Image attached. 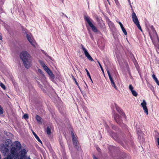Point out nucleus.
I'll return each mask as SVG.
<instances>
[{"label":"nucleus","instance_id":"f257e3e1","mask_svg":"<svg viewBox=\"0 0 159 159\" xmlns=\"http://www.w3.org/2000/svg\"><path fill=\"white\" fill-rule=\"evenodd\" d=\"M20 59L23 61L25 67L27 69L29 68L30 67L29 54L27 52L23 51L20 53Z\"/></svg>","mask_w":159,"mask_h":159},{"label":"nucleus","instance_id":"f03ea898","mask_svg":"<svg viewBox=\"0 0 159 159\" xmlns=\"http://www.w3.org/2000/svg\"><path fill=\"white\" fill-rule=\"evenodd\" d=\"M84 18L85 21L87 22L89 26L91 28L93 32H96L98 31L97 28L91 21L90 20H91V19L89 16L87 15H84Z\"/></svg>","mask_w":159,"mask_h":159},{"label":"nucleus","instance_id":"7ed1b4c3","mask_svg":"<svg viewBox=\"0 0 159 159\" xmlns=\"http://www.w3.org/2000/svg\"><path fill=\"white\" fill-rule=\"evenodd\" d=\"M72 140L73 144L75 148L78 150H79L80 147V145L77 139L75 137L74 134L72 131H71Z\"/></svg>","mask_w":159,"mask_h":159},{"label":"nucleus","instance_id":"20e7f679","mask_svg":"<svg viewBox=\"0 0 159 159\" xmlns=\"http://www.w3.org/2000/svg\"><path fill=\"white\" fill-rule=\"evenodd\" d=\"M30 91H31L32 102L37 103L38 102V99L36 92L33 89H30Z\"/></svg>","mask_w":159,"mask_h":159},{"label":"nucleus","instance_id":"39448f33","mask_svg":"<svg viewBox=\"0 0 159 159\" xmlns=\"http://www.w3.org/2000/svg\"><path fill=\"white\" fill-rule=\"evenodd\" d=\"M27 152L25 149L21 150L16 156H15V159H23L25 157Z\"/></svg>","mask_w":159,"mask_h":159},{"label":"nucleus","instance_id":"423d86ee","mask_svg":"<svg viewBox=\"0 0 159 159\" xmlns=\"http://www.w3.org/2000/svg\"><path fill=\"white\" fill-rule=\"evenodd\" d=\"M17 150V148L15 147H12L11 150V155H8L7 158H5L4 159H13V158H14L15 156H16L17 154L16 153Z\"/></svg>","mask_w":159,"mask_h":159},{"label":"nucleus","instance_id":"0eeeda50","mask_svg":"<svg viewBox=\"0 0 159 159\" xmlns=\"http://www.w3.org/2000/svg\"><path fill=\"white\" fill-rule=\"evenodd\" d=\"M82 48L83 50L84 51V54L85 55V56L87 57L88 59L90 61H94L93 58L89 54V52H88L87 50L84 48L83 45H81Z\"/></svg>","mask_w":159,"mask_h":159},{"label":"nucleus","instance_id":"6e6552de","mask_svg":"<svg viewBox=\"0 0 159 159\" xmlns=\"http://www.w3.org/2000/svg\"><path fill=\"white\" fill-rule=\"evenodd\" d=\"M114 118L115 120L118 124L120 125L123 123L122 119L118 114H115L114 115Z\"/></svg>","mask_w":159,"mask_h":159},{"label":"nucleus","instance_id":"1a4fd4ad","mask_svg":"<svg viewBox=\"0 0 159 159\" xmlns=\"http://www.w3.org/2000/svg\"><path fill=\"white\" fill-rule=\"evenodd\" d=\"M141 105L143 107L144 112L147 115L148 114V111L147 107L146 106V103L144 100H143V102L141 103Z\"/></svg>","mask_w":159,"mask_h":159},{"label":"nucleus","instance_id":"9d476101","mask_svg":"<svg viewBox=\"0 0 159 159\" xmlns=\"http://www.w3.org/2000/svg\"><path fill=\"white\" fill-rule=\"evenodd\" d=\"M132 17L133 21L135 24L139 22L136 14L134 11L132 13Z\"/></svg>","mask_w":159,"mask_h":159},{"label":"nucleus","instance_id":"9b49d317","mask_svg":"<svg viewBox=\"0 0 159 159\" xmlns=\"http://www.w3.org/2000/svg\"><path fill=\"white\" fill-rule=\"evenodd\" d=\"M44 70L47 72L51 77V79H54L55 78L54 75L52 71L48 67Z\"/></svg>","mask_w":159,"mask_h":159},{"label":"nucleus","instance_id":"f8f14e48","mask_svg":"<svg viewBox=\"0 0 159 159\" xmlns=\"http://www.w3.org/2000/svg\"><path fill=\"white\" fill-rule=\"evenodd\" d=\"M129 89L131 91L133 95L135 97H137L138 96V93L135 91L133 90V87L132 84H129Z\"/></svg>","mask_w":159,"mask_h":159},{"label":"nucleus","instance_id":"ddd939ff","mask_svg":"<svg viewBox=\"0 0 159 159\" xmlns=\"http://www.w3.org/2000/svg\"><path fill=\"white\" fill-rule=\"evenodd\" d=\"M151 29H152V31L153 33V36L155 38H156L157 39V42H159V37H158V36L157 34V33L155 30L154 28L153 27H152L151 28Z\"/></svg>","mask_w":159,"mask_h":159},{"label":"nucleus","instance_id":"4468645a","mask_svg":"<svg viewBox=\"0 0 159 159\" xmlns=\"http://www.w3.org/2000/svg\"><path fill=\"white\" fill-rule=\"evenodd\" d=\"M30 44L35 48L38 47V44L36 43L35 41L32 39L30 37Z\"/></svg>","mask_w":159,"mask_h":159},{"label":"nucleus","instance_id":"2eb2a0df","mask_svg":"<svg viewBox=\"0 0 159 159\" xmlns=\"http://www.w3.org/2000/svg\"><path fill=\"white\" fill-rule=\"evenodd\" d=\"M116 107L117 111L122 116L125 117V114L122 111L118 106H116Z\"/></svg>","mask_w":159,"mask_h":159},{"label":"nucleus","instance_id":"dca6fc26","mask_svg":"<svg viewBox=\"0 0 159 159\" xmlns=\"http://www.w3.org/2000/svg\"><path fill=\"white\" fill-rule=\"evenodd\" d=\"M16 148H17V150H20L21 148V145L18 141H16L15 142V146H14Z\"/></svg>","mask_w":159,"mask_h":159},{"label":"nucleus","instance_id":"f3484780","mask_svg":"<svg viewBox=\"0 0 159 159\" xmlns=\"http://www.w3.org/2000/svg\"><path fill=\"white\" fill-rule=\"evenodd\" d=\"M39 62L41 66L43 67L44 70L48 67V66L45 65V64L44 63L43 61L41 60H39Z\"/></svg>","mask_w":159,"mask_h":159},{"label":"nucleus","instance_id":"a211bd4d","mask_svg":"<svg viewBox=\"0 0 159 159\" xmlns=\"http://www.w3.org/2000/svg\"><path fill=\"white\" fill-rule=\"evenodd\" d=\"M36 119L37 120L38 123H41V118L38 115H37L36 116Z\"/></svg>","mask_w":159,"mask_h":159},{"label":"nucleus","instance_id":"6ab92c4d","mask_svg":"<svg viewBox=\"0 0 159 159\" xmlns=\"http://www.w3.org/2000/svg\"><path fill=\"white\" fill-rule=\"evenodd\" d=\"M72 79L74 80V81H75V83L77 85V86L80 89V90H81L80 88V87L78 83L77 82L76 80V79L73 76Z\"/></svg>","mask_w":159,"mask_h":159},{"label":"nucleus","instance_id":"aec40b11","mask_svg":"<svg viewBox=\"0 0 159 159\" xmlns=\"http://www.w3.org/2000/svg\"><path fill=\"white\" fill-rule=\"evenodd\" d=\"M32 131L34 134V137H35V138H36V139L38 140H40V139H39V137L38 136V135L36 134H35V132L33 131V130H32Z\"/></svg>","mask_w":159,"mask_h":159},{"label":"nucleus","instance_id":"412c9836","mask_svg":"<svg viewBox=\"0 0 159 159\" xmlns=\"http://www.w3.org/2000/svg\"><path fill=\"white\" fill-rule=\"evenodd\" d=\"M152 77L157 84L159 82V81L156 78L155 75L154 74H153L152 75Z\"/></svg>","mask_w":159,"mask_h":159},{"label":"nucleus","instance_id":"4be33fe9","mask_svg":"<svg viewBox=\"0 0 159 159\" xmlns=\"http://www.w3.org/2000/svg\"><path fill=\"white\" fill-rule=\"evenodd\" d=\"M46 132L48 135H50L51 134V131L50 128L48 126L46 129Z\"/></svg>","mask_w":159,"mask_h":159},{"label":"nucleus","instance_id":"5701e85b","mask_svg":"<svg viewBox=\"0 0 159 159\" xmlns=\"http://www.w3.org/2000/svg\"><path fill=\"white\" fill-rule=\"evenodd\" d=\"M85 70H86V71L87 72V75H88V76L89 77V78H90V79L91 80L92 82V79L91 78V76L90 75V74H89L88 70L86 68H85Z\"/></svg>","mask_w":159,"mask_h":159},{"label":"nucleus","instance_id":"b1692460","mask_svg":"<svg viewBox=\"0 0 159 159\" xmlns=\"http://www.w3.org/2000/svg\"><path fill=\"white\" fill-rule=\"evenodd\" d=\"M100 27L102 29H104V28L105 27V25L104 23L103 22L102 23H101L99 25Z\"/></svg>","mask_w":159,"mask_h":159},{"label":"nucleus","instance_id":"393cba45","mask_svg":"<svg viewBox=\"0 0 159 159\" xmlns=\"http://www.w3.org/2000/svg\"><path fill=\"white\" fill-rule=\"evenodd\" d=\"M111 84L112 86L113 87L116 89H117V87L115 84L114 81L111 82Z\"/></svg>","mask_w":159,"mask_h":159},{"label":"nucleus","instance_id":"a878e982","mask_svg":"<svg viewBox=\"0 0 159 159\" xmlns=\"http://www.w3.org/2000/svg\"><path fill=\"white\" fill-rule=\"evenodd\" d=\"M148 86L149 87L150 89L152 91H153L154 90V88L153 87V86L151 84H149L148 85Z\"/></svg>","mask_w":159,"mask_h":159},{"label":"nucleus","instance_id":"bb28decb","mask_svg":"<svg viewBox=\"0 0 159 159\" xmlns=\"http://www.w3.org/2000/svg\"><path fill=\"white\" fill-rule=\"evenodd\" d=\"M3 113V109L2 107L0 105V115Z\"/></svg>","mask_w":159,"mask_h":159},{"label":"nucleus","instance_id":"cd10ccee","mask_svg":"<svg viewBox=\"0 0 159 159\" xmlns=\"http://www.w3.org/2000/svg\"><path fill=\"white\" fill-rule=\"evenodd\" d=\"M23 118L25 120L28 119L29 116L28 115L26 114H24L23 116Z\"/></svg>","mask_w":159,"mask_h":159},{"label":"nucleus","instance_id":"c85d7f7f","mask_svg":"<svg viewBox=\"0 0 159 159\" xmlns=\"http://www.w3.org/2000/svg\"><path fill=\"white\" fill-rule=\"evenodd\" d=\"M0 86L1 87L4 89H6L5 86V85L2 83H0Z\"/></svg>","mask_w":159,"mask_h":159},{"label":"nucleus","instance_id":"c756f323","mask_svg":"<svg viewBox=\"0 0 159 159\" xmlns=\"http://www.w3.org/2000/svg\"><path fill=\"white\" fill-rule=\"evenodd\" d=\"M135 25L137 26L138 28H139V30H140L141 31H142V29L139 24V22L137 24H135Z\"/></svg>","mask_w":159,"mask_h":159},{"label":"nucleus","instance_id":"7c9ffc66","mask_svg":"<svg viewBox=\"0 0 159 159\" xmlns=\"http://www.w3.org/2000/svg\"><path fill=\"white\" fill-rule=\"evenodd\" d=\"M135 25L137 26L138 28H139V30H140L141 31H142V29L139 24V22L137 24H135Z\"/></svg>","mask_w":159,"mask_h":159},{"label":"nucleus","instance_id":"2f4dec72","mask_svg":"<svg viewBox=\"0 0 159 159\" xmlns=\"http://www.w3.org/2000/svg\"><path fill=\"white\" fill-rule=\"evenodd\" d=\"M135 25L137 26L138 28H139V30H140L141 31H142V29L139 24V22L137 24H135Z\"/></svg>","mask_w":159,"mask_h":159},{"label":"nucleus","instance_id":"473e14b6","mask_svg":"<svg viewBox=\"0 0 159 159\" xmlns=\"http://www.w3.org/2000/svg\"><path fill=\"white\" fill-rule=\"evenodd\" d=\"M115 3H116V5L117 6H120V4L118 0H114Z\"/></svg>","mask_w":159,"mask_h":159},{"label":"nucleus","instance_id":"72a5a7b5","mask_svg":"<svg viewBox=\"0 0 159 159\" xmlns=\"http://www.w3.org/2000/svg\"><path fill=\"white\" fill-rule=\"evenodd\" d=\"M111 126L112 128L113 129L115 130L117 129V127L116 126L113 125H111Z\"/></svg>","mask_w":159,"mask_h":159},{"label":"nucleus","instance_id":"f704fd0d","mask_svg":"<svg viewBox=\"0 0 159 159\" xmlns=\"http://www.w3.org/2000/svg\"><path fill=\"white\" fill-rule=\"evenodd\" d=\"M122 30L123 32L124 33V34H125V35H126L127 34V32L125 28L122 29Z\"/></svg>","mask_w":159,"mask_h":159},{"label":"nucleus","instance_id":"c9c22d12","mask_svg":"<svg viewBox=\"0 0 159 159\" xmlns=\"http://www.w3.org/2000/svg\"><path fill=\"white\" fill-rule=\"evenodd\" d=\"M26 37H27V39L28 40V41L30 42V35L27 34V33H26Z\"/></svg>","mask_w":159,"mask_h":159},{"label":"nucleus","instance_id":"e433bc0d","mask_svg":"<svg viewBox=\"0 0 159 159\" xmlns=\"http://www.w3.org/2000/svg\"><path fill=\"white\" fill-rule=\"evenodd\" d=\"M38 71L41 74H43V72L40 69H38Z\"/></svg>","mask_w":159,"mask_h":159},{"label":"nucleus","instance_id":"4c0bfd02","mask_svg":"<svg viewBox=\"0 0 159 159\" xmlns=\"http://www.w3.org/2000/svg\"><path fill=\"white\" fill-rule=\"evenodd\" d=\"M105 127H106V129L107 130V132H108L110 133V131L109 130V127L108 126V125H107L106 126H105Z\"/></svg>","mask_w":159,"mask_h":159},{"label":"nucleus","instance_id":"58836bf2","mask_svg":"<svg viewBox=\"0 0 159 159\" xmlns=\"http://www.w3.org/2000/svg\"><path fill=\"white\" fill-rule=\"evenodd\" d=\"M109 77L110 80L111 82L114 81L111 76H109Z\"/></svg>","mask_w":159,"mask_h":159},{"label":"nucleus","instance_id":"ea45409f","mask_svg":"<svg viewBox=\"0 0 159 159\" xmlns=\"http://www.w3.org/2000/svg\"><path fill=\"white\" fill-rule=\"evenodd\" d=\"M150 38H151V40H152L153 43L154 44V40H153V38L152 37V35H151V34H150Z\"/></svg>","mask_w":159,"mask_h":159},{"label":"nucleus","instance_id":"a19ab883","mask_svg":"<svg viewBox=\"0 0 159 159\" xmlns=\"http://www.w3.org/2000/svg\"><path fill=\"white\" fill-rule=\"evenodd\" d=\"M107 74H108V76H109H109H111V74H110V72L108 70H107Z\"/></svg>","mask_w":159,"mask_h":159},{"label":"nucleus","instance_id":"79ce46f5","mask_svg":"<svg viewBox=\"0 0 159 159\" xmlns=\"http://www.w3.org/2000/svg\"><path fill=\"white\" fill-rule=\"evenodd\" d=\"M107 74H108V76H109H109H111V74H110V72L108 70H107Z\"/></svg>","mask_w":159,"mask_h":159},{"label":"nucleus","instance_id":"37998d69","mask_svg":"<svg viewBox=\"0 0 159 159\" xmlns=\"http://www.w3.org/2000/svg\"><path fill=\"white\" fill-rule=\"evenodd\" d=\"M129 4L130 7H131V10H132V11H133V12L134 11L133 10V7H132L131 4V3H130V4Z\"/></svg>","mask_w":159,"mask_h":159},{"label":"nucleus","instance_id":"c03bdc74","mask_svg":"<svg viewBox=\"0 0 159 159\" xmlns=\"http://www.w3.org/2000/svg\"><path fill=\"white\" fill-rule=\"evenodd\" d=\"M2 36L0 35V43H1L2 42Z\"/></svg>","mask_w":159,"mask_h":159},{"label":"nucleus","instance_id":"a18cd8bd","mask_svg":"<svg viewBox=\"0 0 159 159\" xmlns=\"http://www.w3.org/2000/svg\"><path fill=\"white\" fill-rule=\"evenodd\" d=\"M93 159H98V158L95 157L94 155H93Z\"/></svg>","mask_w":159,"mask_h":159},{"label":"nucleus","instance_id":"49530a36","mask_svg":"<svg viewBox=\"0 0 159 159\" xmlns=\"http://www.w3.org/2000/svg\"><path fill=\"white\" fill-rule=\"evenodd\" d=\"M38 141L41 143L42 146H43V143L41 140L40 139V140H38Z\"/></svg>","mask_w":159,"mask_h":159},{"label":"nucleus","instance_id":"de8ad7c7","mask_svg":"<svg viewBox=\"0 0 159 159\" xmlns=\"http://www.w3.org/2000/svg\"><path fill=\"white\" fill-rule=\"evenodd\" d=\"M38 141L41 143L42 146H43V143L41 140L40 139V140H38Z\"/></svg>","mask_w":159,"mask_h":159},{"label":"nucleus","instance_id":"09e8293b","mask_svg":"<svg viewBox=\"0 0 159 159\" xmlns=\"http://www.w3.org/2000/svg\"><path fill=\"white\" fill-rule=\"evenodd\" d=\"M157 141L158 143V145L159 146V138H157Z\"/></svg>","mask_w":159,"mask_h":159},{"label":"nucleus","instance_id":"8fccbe9b","mask_svg":"<svg viewBox=\"0 0 159 159\" xmlns=\"http://www.w3.org/2000/svg\"><path fill=\"white\" fill-rule=\"evenodd\" d=\"M119 23L120 27L123 25L120 22H119Z\"/></svg>","mask_w":159,"mask_h":159},{"label":"nucleus","instance_id":"3c124183","mask_svg":"<svg viewBox=\"0 0 159 159\" xmlns=\"http://www.w3.org/2000/svg\"><path fill=\"white\" fill-rule=\"evenodd\" d=\"M101 68V69L102 71V72H103V73H104V70H103V69L102 68V67H100Z\"/></svg>","mask_w":159,"mask_h":159},{"label":"nucleus","instance_id":"603ef678","mask_svg":"<svg viewBox=\"0 0 159 159\" xmlns=\"http://www.w3.org/2000/svg\"><path fill=\"white\" fill-rule=\"evenodd\" d=\"M98 64H99V66H100V67H102V66H101V64L100 63V62H99L98 61Z\"/></svg>","mask_w":159,"mask_h":159},{"label":"nucleus","instance_id":"864d4df0","mask_svg":"<svg viewBox=\"0 0 159 159\" xmlns=\"http://www.w3.org/2000/svg\"><path fill=\"white\" fill-rule=\"evenodd\" d=\"M5 149H6V152H8V149L7 148H5Z\"/></svg>","mask_w":159,"mask_h":159},{"label":"nucleus","instance_id":"5fc2aeb1","mask_svg":"<svg viewBox=\"0 0 159 159\" xmlns=\"http://www.w3.org/2000/svg\"><path fill=\"white\" fill-rule=\"evenodd\" d=\"M120 27L121 28L122 30L124 28L123 27V25L122 26H121Z\"/></svg>","mask_w":159,"mask_h":159},{"label":"nucleus","instance_id":"6e6d98bb","mask_svg":"<svg viewBox=\"0 0 159 159\" xmlns=\"http://www.w3.org/2000/svg\"><path fill=\"white\" fill-rule=\"evenodd\" d=\"M97 150H98V151H99V150H100V148H97Z\"/></svg>","mask_w":159,"mask_h":159},{"label":"nucleus","instance_id":"4d7b16f0","mask_svg":"<svg viewBox=\"0 0 159 159\" xmlns=\"http://www.w3.org/2000/svg\"><path fill=\"white\" fill-rule=\"evenodd\" d=\"M128 0V2H129V4L131 3L130 2V0Z\"/></svg>","mask_w":159,"mask_h":159},{"label":"nucleus","instance_id":"13d9d810","mask_svg":"<svg viewBox=\"0 0 159 159\" xmlns=\"http://www.w3.org/2000/svg\"><path fill=\"white\" fill-rule=\"evenodd\" d=\"M107 2H108V3L110 4V2L109 0H107Z\"/></svg>","mask_w":159,"mask_h":159},{"label":"nucleus","instance_id":"bf43d9fd","mask_svg":"<svg viewBox=\"0 0 159 159\" xmlns=\"http://www.w3.org/2000/svg\"><path fill=\"white\" fill-rule=\"evenodd\" d=\"M96 19L97 20H98L99 19V18L98 17H97Z\"/></svg>","mask_w":159,"mask_h":159},{"label":"nucleus","instance_id":"052dcab7","mask_svg":"<svg viewBox=\"0 0 159 159\" xmlns=\"http://www.w3.org/2000/svg\"><path fill=\"white\" fill-rule=\"evenodd\" d=\"M9 142H10L11 141H10L9 139H8V141H7V142H9Z\"/></svg>","mask_w":159,"mask_h":159},{"label":"nucleus","instance_id":"680f3d73","mask_svg":"<svg viewBox=\"0 0 159 159\" xmlns=\"http://www.w3.org/2000/svg\"><path fill=\"white\" fill-rule=\"evenodd\" d=\"M157 84L159 86V82L157 83Z\"/></svg>","mask_w":159,"mask_h":159},{"label":"nucleus","instance_id":"e2e57ef3","mask_svg":"<svg viewBox=\"0 0 159 159\" xmlns=\"http://www.w3.org/2000/svg\"><path fill=\"white\" fill-rule=\"evenodd\" d=\"M6 145L7 147H8V145H7V144Z\"/></svg>","mask_w":159,"mask_h":159},{"label":"nucleus","instance_id":"0e129e2a","mask_svg":"<svg viewBox=\"0 0 159 159\" xmlns=\"http://www.w3.org/2000/svg\"><path fill=\"white\" fill-rule=\"evenodd\" d=\"M45 55H46H46L47 54V53H45Z\"/></svg>","mask_w":159,"mask_h":159},{"label":"nucleus","instance_id":"69168bd1","mask_svg":"<svg viewBox=\"0 0 159 159\" xmlns=\"http://www.w3.org/2000/svg\"><path fill=\"white\" fill-rule=\"evenodd\" d=\"M28 159H30V158H29V157H28Z\"/></svg>","mask_w":159,"mask_h":159},{"label":"nucleus","instance_id":"338daca9","mask_svg":"<svg viewBox=\"0 0 159 159\" xmlns=\"http://www.w3.org/2000/svg\"><path fill=\"white\" fill-rule=\"evenodd\" d=\"M1 122V120H0V123Z\"/></svg>","mask_w":159,"mask_h":159}]
</instances>
